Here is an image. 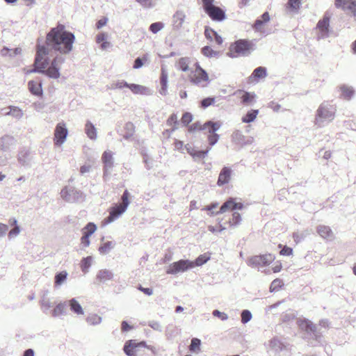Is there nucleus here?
Here are the masks:
<instances>
[{
  "label": "nucleus",
  "instance_id": "f257e3e1",
  "mask_svg": "<svg viewBox=\"0 0 356 356\" xmlns=\"http://www.w3.org/2000/svg\"><path fill=\"white\" fill-rule=\"evenodd\" d=\"M74 40L75 37L72 33L66 31L64 25L58 24L47 33L46 47L66 54L72 51Z\"/></svg>",
  "mask_w": 356,
  "mask_h": 356
},
{
  "label": "nucleus",
  "instance_id": "f03ea898",
  "mask_svg": "<svg viewBox=\"0 0 356 356\" xmlns=\"http://www.w3.org/2000/svg\"><path fill=\"white\" fill-rule=\"evenodd\" d=\"M48 55L49 49L45 46L38 45L37 47L34 71L43 73L50 78L58 79L60 76L59 70L64 59L61 56H56L49 63Z\"/></svg>",
  "mask_w": 356,
  "mask_h": 356
},
{
  "label": "nucleus",
  "instance_id": "7ed1b4c3",
  "mask_svg": "<svg viewBox=\"0 0 356 356\" xmlns=\"http://www.w3.org/2000/svg\"><path fill=\"white\" fill-rule=\"evenodd\" d=\"M337 106L332 102H323L316 110L314 124L317 127H321L325 122H332L335 118Z\"/></svg>",
  "mask_w": 356,
  "mask_h": 356
},
{
  "label": "nucleus",
  "instance_id": "20e7f679",
  "mask_svg": "<svg viewBox=\"0 0 356 356\" xmlns=\"http://www.w3.org/2000/svg\"><path fill=\"white\" fill-rule=\"evenodd\" d=\"M254 49V44L252 41L240 39L231 44L229 48L228 55L232 58L240 56H246Z\"/></svg>",
  "mask_w": 356,
  "mask_h": 356
},
{
  "label": "nucleus",
  "instance_id": "39448f33",
  "mask_svg": "<svg viewBox=\"0 0 356 356\" xmlns=\"http://www.w3.org/2000/svg\"><path fill=\"white\" fill-rule=\"evenodd\" d=\"M130 194L125 190L121 197L122 202L115 204L109 209V216L104 220V224H108L118 218L127 209L129 202Z\"/></svg>",
  "mask_w": 356,
  "mask_h": 356
},
{
  "label": "nucleus",
  "instance_id": "423d86ee",
  "mask_svg": "<svg viewBox=\"0 0 356 356\" xmlns=\"http://www.w3.org/2000/svg\"><path fill=\"white\" fill-rule=\"evenodd\" d=\"M194 66L195 69L188 76L190 82L198 86L207 87L210 82L209 74L201 67L199 63H195Z\"/></svg>",
  "mask_w": 356,
  "mask_h": 356
},
{
  "label": "nucleus",
  "instance_id": "0eeeda50",
  "mask_svg": "<svg viewBox=\"0 0 356 356\" xmlns=\"http://www.w3.org/2000/svg\"><path fill=\"white\" fill-rule=\"evenodd\" d=\"M202 1L205 13L213 21L222 22L225 19V12L213 4L214 0H202Z\"/></svg>",
  "mask_w": 356,
  "mask_h": 356
},
{
  "label": "nucleus",
  "instance_id": "6e6552de",
  "mask_svg": "<svg viewBox=\"0 0 356 356\" xmlns=\"http://www.w3.org/2000/svg\"><path fill=\"white\" fill-rule=\"evenodd\" d=\"M274 259V255L267 253L250 257L248 259L247 264L251 267H265L269 266Z\"/></svg>",
  "mask_w": 356,
  "mask_h": 356
},
{
  "label": "nucleus",
  "instance_id": "1a4fd4ad",
  "mask_svg": "<svg viewBox=\"0 0 356 356\" xmlns=\"http://www.w3.org/2000/svg\"><path fill=\"white\" fill-rule=\"evenodd\" d=\"M191 268H193L192 261L181 259L171 264L168 266L166 273L167 274L175 275Z\"/></svg>",
  "mask_w": 356,
  "mask_h": 356
},
{
  "label": "nucleus",
  "instance_id": "9d476101",
  "mask_svg": "<svg viewBox=\"0 0 356 356\" xmlns=\"http://www.w3.org/2000/svg\"><path fill=\"white\" fill-rule=\"evenodd\" d=\"M330 17L324 15L323 19L317 23L316 30L317 31L318 39L327 38L329 33Z\"/></svg>",
  "mask_w": 356,
  "mask_h": 356
},
{
  "label": "nucleus",
  "instance_id": "9b49d317",
  "mask_svg": "<svg viewBox=\"0 0 356 356\" xmlns=\"http://www.w3.org/2000/svg\"><path fill=\"white\" fill-rule=\"evenodd\" d=\"M67 136V129L65 124L63 122L58 123L54 130V142L56 145H61L65 140Z\"/></svg>",
  "mask_w": 356,
  "mask_h": 356
},
{
  "label": "nucleus",
  "instance_id": "f8f14e48",
  "mask_svg": "<svg viewBox=\"0 0 356 356\" xmlns=\"http://www.w3.org/2000/svg\"><path fill=\"white\" fill-rule=\"evenodd\" d=\"M221 126V123L219 122L208 121L204 123V127H209V133L210 134L208 136V141L210 145L216 144L219 138L218 134L215 132L219 129Z\"/></svg>",
  "mask_w": 356,
  "mask_h": 356
},
{
  "label": "nucleus",
  "instance_id": "ddd939ff",
  "mask_svg": "<svg viewBox=\"0 0 356 356\" xmlns=\"http://www.w3.org/2000/svg\"><path fill=\"white\" fill-rule=\"evenodd\" d=\"M233 170L229 166H224L218 175L217 185L223 186L229 184L232 179Z\"/></svg>",
  "mask_w": 356,
  "mask_h": 356
},
{
  "label": "nucleus",
  "instance_id": "4468645a",
  "mask_svg": "<svg viewBox=\"0 0 356 356\" xmlns=\"http://www.w3.org/2000/svg\"><path fill=\"white\" fill-rule=\"evenodd\" d=\"M244 207L243 204L241 202H236L235 198L230 197L220 207L218 213H222L227 211H234L236 209H243Z\"/></svg>",
  "mask_w": 356,
  "mask_h": 356
},
{
  "label": "nucleus",
  "instance_id": "2eb2a0df",
  "mask_svg": "<svg viewBox=\"0 0 356 356\" xmlns=\"http://www.w3.org/2000/svg\"><path fill=\"white\" fill-rule=\"evenodd\" d=\"M144 341L138 343L135 340H129L124 346V351L128 356H136V350L139 347H145Z\"/></svg>",
  "mask_w": 356,
  "mask_h": 356
},
{
  "label": "nucleus",
  "instance_id": "dca6fc26",
  "mask_svg": "<svg viewBox=\"0 0 356 356\" xmlns=\"http://www.w3.org/2000/svg\"><path fill=\"white\" fill-rule=\"evenodd\" d=\"M335 6L343 9H348L356 16V1L354 0H335Z\"/></svg>",
  "mask_w": 356,
  "mask_h": 356
},
{
  "label": "nucleus",
  "instance_id": "f3484780",
  "mask_svg": "<svg viewBox=\"0 0 356 356\" xmlns=\"http://www.w3.org/2000/svg\"><path fill=\"white\" fill-rule=\"evenodd\" d=\"M270 20V15L268 12H265L259 19H257L254 25L253 29L259 32H264L266 23Z\"/></svg>",
  "mask_w": 356,
  "mask_h": 356
},
{
  "label": "nucleus",
  "instance_id": "a211bd4d",
  "mask_svg": "<svg viewBox=\"0 0 356 356\" xmlns=\"http://www.w3.org/2000/svg\"><path fill=\"white\" fill-rule=\"evenodd\" d=\"M316 232L321 237L326 240H331L334 238V233L331 228L325 225H320L316 227Z\"/></svg>",
  "mask_w": 356,
  "mask_h": 356
},
{
  "label": "nucleus",
  "instance_id": "6ab92c4d",
  "mask_svg": "<svg viewBox=\"0 0 356 356\" xmlns=\"http://www.w3.org/2000/svg\"><path fill=\"white\" fill-rule=\"evenodd\" d=\"M2 115H11L16 118H20L23 115L22 111L17 106H8L1 109Z\"/></svg>",
  "mask_w": 356,
  "mask_h": 356
},
{
  "label": "nucleus",
  "instance_id": "aec40b11",
  "mask_svg": "<svg viewBox=\"0 0 356 356\" xmlns=\"http://www.w3.org/2000/svg\"><path fill=\"white\" fill-rule=\"evenodd\" d=\"M186 19V14L183 10H177L172 16V25L175 29H180Z\"/></svg>",
  "mask_w": 356,
  "mask_h": 356
},
{
  "label": "nucleus",
  "instance_id": "412c9836",
  "mask_svg": "<svg viewBox=\"0 0 356 356\" xmlns=\"http://www.w3.org/2000/svg\"><path fill=\"white\" fill-rule=\"evenodd\" d=\"M339 90L341 92L340 97L346 100L351 99L355 95V90L352 86L343 84L339 87Z\"/></svg>",
  "mask_w": 356,
  "mask_h": 356
},
{
  "label": "nucleus",
  "instance_id": "4be33fe9",
  "mask_svg": "<svg viewBox=\"0 0 356 356\" xmlns=\"http://www.w3.org/2000/svg\"><path fill=\"white\" fill-rule=\"evenodd\" d=\"M28 86L32 94L37 96H40L42 94V83L40 81H30L28 83Z\"/></svg>",
  "mask_w": 356,
  "mask_h": 356
},
{
  "label": "nucleus",
  "instance_id": "5701e85b",
  "mask_svg": "<svg viewBox=\"0 0 356 356\" xmlns=\"http://www.w3.org/2000/svg\"><path fill=\"white\" fill-rule=\"evenodd\" d=\"M298 324L301 330L307 332H313L316 330L315 325L307 319H300L298 321Z\"/></svg>",
  "mask_w": 356,
  "mask_h": 356
},
{
  "label": "nucleus",
  "instance_id": "b1692460",
  "mask_svg": "<svg viewBox=\"0 0 356 356\" xmlns=\"http://www.w3.org/2000/svg\"><path fill=\"white\" fill-rule=\"evenodd\" d=\"M266 76V68L264 67H258L253 71L249 79L257 81L259 79L265 78Z\"/></svg>",
  "mask_w": 356,
  "mask_h": 356
},
{
  "label": "nucleus",
  "instance_id": "393cba45",
  "mask_svg": "<svg viewBox=\"0 0 356 356\" xmlns=\"http://www.w3.org/2000/svg\"><path fill=\"white\" fill-rule=\"evenodd\" d=\"M128 88L134 94L146 95L148 93V89L141 85L138 84H129Z\"/></svg>",
  "mask_w": 356,
  "mask_h": 356
},
{
  "label": "nucleus",
  "instance_id": "a878e982",
  "mask_svg": "<svg viewBox=\"0 0 356 356\" xmlns=\"http://www.w3.org/2000/svg\"><path fill=\"white\" fill-rule=\"evenodd\" d=\"M112 278V273L106 269L101 270L97 275V280L100 282H105L108 280H111Z\"/></svg>",
  "mask_w": 356,
  "mask_h": 356
},
{
  "label": "nucleus",
  "instance_id": "bb28decb",
  "mask_svg": "<svg viewBox=\"0 0 356 356\" xmlns=\"http://www.w3.org/2000/svg\"><path fill=\"white\" fill-rule=\"evenodd\" d=\"M85 131L88 138H90L92 140L96 139L97 131L95 127L91 122H88L86 124Z\"/></svg>",
  "mask_w": 356,
  "mask_h": 356
},
{
  "label": "nucleus",
  "instance_id": "cd10ccee",
  "mask_svg": "<svg viewBox=\"0 0 356 356\" xmlns=\"http://www.w3.org/2000/svg\"><path fill=\"white\" fill-rule=\"evenodd\" d=\"M239 93L241 94L240 98L241 102L243 104H249L252 103L254 99V93H250L245 91H241Z\"/></svg>",
  "mask_w": 356,
  "mask_h": 356
},
{
  "label": "nucleus",
  "instance_id": "c85d7f7f",
  "mask_svg": "<svg viewBox=\"0 0 356 356\" xmlns=\"http://www.w3.org/2000/svg\"><path fill=\"white\" fill-rule=\"evenodd\" d=\"M190 63L191 60L189 58L182 57L178 60L177 65L179 70L183 72H186L189 70Z\"/></svg>",
  "mask_w": 356,
  "mask_h": 356
},
{
  "label": "nucleus",
  "instance_id": "c756f323",
  "mask_svg": "<svg viewBox=\"0 0 356 356\" xmlns=\"http://www.w3.org/2000/svg\"><path fill=\"white\" fill-rule=\"evenodd\" d=\"M258 113V110H251L248 111L247 114L242 118V122L244 123L253 122L256 119Z\"/></svg>",
  "mask_w": 356,
  "mask_h": 356
},
{
  "label": "nucleus",
  "instance_id": "7c9ffc66",
  "mask_svg": "<svg viewBox=\"0 0 356 356\" xmlns=\"http://www.w3.org/2000/svg\"><path fill=\"white\" fill-rule=\"evenodd\" d=\"M97 230V226L93 222H88L81 230L82 234L90 236Z\"/></svg>",
  "mask_w": 356,
  "mask_h": 356
},
{
  "label": "nucleus",
  "instance_id": "2f4dec72",
  "mask_svg": "<svg viewBox=\"0 0 356 356\" xmlns=\"http://www.w3.org/2000/svg\"><path fill=\"white\" fill-rule=\"evenodd\" d=\"M210 259V254L205 253L200 255L195 261H192L193 264V268L195 266H200L205 264L207 261Z\"/></svg>",
  "mask_w": 356,
  "mask_h": 356
},
{
  "label": "nucleus",
  "instance_id": "473e14b6",
  "mask_svg": "<svg viewBox=\"0 0 356 356\" xmlns=\"http://www.w3.org/2000/svg\"><path fill=\"white\" fill-rule=\"evenodd\" d=\"M102 159L106 167H111L113 165V154L111 152H104L102 154Z\"/></svg>",
  "mask_w": 356,
  "mask_h": 356
},
{
  "label": "nucleus",
  "instance_id": "72a5a7b5",
  "mask_svg": "<svg viewBox=\"0 0 356 356\" xmlns=\"http://www.w3.org/2000/svg\"><path fill=\"white\" fill-rule=\"evenodd\" d=\"M300 0H289L286 6L289 10L297 12L300 9Z\"/></svg>",
  "mask_w": 356,
  "mask_h": 356
},
{
  "label": "nucleus",
  "instance_id": "f704fd0d",
  "mask_svg": "<svg viewBox=\"0 0 356 356\" xmlns=\"http://www.w3.org/2000/svg\"><path fill=\"white\" fill-rule=\"evenodd\" d=\"M201 341L199 339L193 338L191 340V345L189 346V350L192 353H197L200 351Z\"/></svg>",
  "mask_w": 356,
  "mask_h": 356
},
{
  "label": "nucleus",
  "instance_id": "c9c22d12",
  "mask_svg": "<svg viewBox=\"0 0 356 356\" xmlns=\"http://www.w3.org/2000/svg\"><path fill=\"white\" fill-rule=\"evenodd\" d=\"M70 305L71 310L77 314H83V309L80 304L74 299H72L70 301Z\"/></svg>",
  "mask_w": 356,
  "mask_h": 356
},
{
  "label": "nucleus",
  "instance_id": "e433bc0d",
  "mask_svg": "<svg viewBox=\"0 0 356 356\" xmlns=\"http://www.w3.org/2000/svg\"><path fill=\"white\" fill-rule=\"evenodd\" d=\"M107 35L104 33H99L96 37V42L99 44H102L101 47L102 49H106L109 46V43L106 41Z\"/></svg>",
  "mask_w": 356,
  "mask_h": 356
},
{
  "label": "nucleus",
  "instance_id": "4c0bfd02",
  "mask_svg": "<svg viewBox=\"0 0 356 356\" xmlns=\"http://www.w3.org/2000/svg\"><path fill=\"white\" fill-rule=\"evenodd\" d=\"M178 117L177 114L172 113L170 115V117L168 118L166 124L168 127H172V131L175 130L177 129V125L178 124Z\"/></svg>",
  "mask_w": 356,
  "mask_h": 356
},
{
  "label": "nucleus",
  "instance_id": "58836bf2",
  "mask_svg": "<svg viewBox=\"0 0 356 356\" xmlns=\"http://www.w3.org/2000/svg\"><path fill=\"white\" fill-rule=\"evenodd\" d=\"M284 285L282 280L277 278L275 279L270 284V291L271 292L279 291Z\"/></svg>",
  "mask_w": 356,
  "mask_h": 356
},
{
  "label": "nucleus",
  "instance_id": "ea45409f",
  "mask_svg": "<svg viewBox=\"0 0 356 356\" xmlns=\"http://www.w3.org/2000/svg\"><path fill=\"white\" fill-rule=\"evenodd\" d=\"M114 244L111 241H107L104 243L99 248V251L101 254H105L110 252V250L113 248Z\"/></svg>",
  "mask_w": 356,
  "mask_h": 356
},
{
  "label": "nucleus",
  "instance_id": "a19ab883",
  "mask_svg": "<svg viewBox=\"0 0 356 356\" xmlns=\"http://www.w3.org/2000/svg\"><path fill=\"white\" fill-rule=\"evenodd\" d=\"M241 221V216L238 212H234L232 216V218L229 220V226H236Z\"/></svg>",
  "mask_w": 356,
  "mask_h": 356
},
{
  "label": "nucleus",
  "instance_id": "79ce46f5",
  "mask_svg": "<svg viewBox=\"0 0 356 356\" xmlns=\"http://www.w3.org/2000/svg\"><path fill=\"white\" fill-rule=\"evenodd\" d=\"M278 248H281L280 254L282 256H291L293 254V249L290 247H288L286 245H283L282 244H279Z\"/></svg>",
  "mask_w": 356,
  "mask_h": 356
},
{
  "label": "nucleus",
  "instance_id": "37998d69",
  "mask_svg": "<svg viewBox=\"0 0 356 356\" xmlns=\"http://www.w3.org/2000/svg\"><path fill=\"white\" fill-rule=\"evenodd\" d=\"M160 82H161L162 90L165 91L166 88H167L168 74L164 69H161Z\"/></svg>",
  "mask_w": 356,
  "mask_h": 356
},
{
  "label": "nucleus",
  "instance_id": "c03bdc74",
  "mask_svg": "<svg viewBox=\"0 0 356 356\" xmlns=\"http://www.w3.org/2000/svg\"><path fill=\"white\" fill-rule=\"evenodd\" d=\"M10 224L11 225H15V227L13 229H12L8 233V236L10 238H12L15 236H17L19 233L20 229H19V227L17 225H16L17 220L15 219L10 220Z\"/></svg>",
  "mask_w": 356,
  "mask_h": 356
},
{
  "label": "nucleus",
  "instance_id": "a18cd8bd",
  "mask_svg": "<svg viewBox=\"0 0 356 356\" xmlns=\"http://www.w3.org/2000/svg\"><path fill=\"white\" fill-rule=\"evenodd\" d=\"M67 273L66 271H62L55 276V284L60 285L67 278Z\"/></svg>",
  "mask_w": 356,
  "mask_h": 356
},
{
  "label": "nucleus",
  "instance_id": "49530a36",
  "mask_svg": "<svg viewBox=\"0 0 356 356\" xmlns=\"http://www.w3.org/2000/svg\"><path fill=\"white\" fill-rule=\"evenodd\" d=\"M207 127H204V124L203 125H202L200 122H196L193 123L192 124L188 126V131L189 132H194L196 131H200V130L204 129Z\"/></svg>",
  "mask_w": 356,
  "mask_h": 356
},
{
  "label": "nucleus",
  "instance_id": "de8ad7c7",
  "mask_svg": "<svg viewBox=\"0 0 356 356\" xmlns=\"http://www.w3.org/2000/svg\"><path fill=\"white\" fill-rule=\"evenodd\" d=\"M216 102V98L215 97H207L203 99L201 102V108H206L211 105H213Z\"/></svg>",
  "mask_w": 356,
  "mask_h": 356
},
{
  "label": "nucleus",
  "instance_id": "09e8293b",
  "mask_svg": "<svg viewBox=\"0 0 356 356\" xmlns=\"http://www.w3.org/2000/svg\"><path fill=\"white\" fill-rule=\"evenodd\" d=\"M192 120H193L192 114L188 112H186L183 114L181 119V122L184 125L188 126L191 122Z\"/></svg>",
  "mask_w": 356,
  "mask_h": 356
},
{
  "label": "nucleus",
  "instance_id": "8fccbe9b",
  "mask_svg": "<svg viewBox=\"0 0 356 356\" xmlns=\"http://www.w3.org/2000/svg\"><path fill=\"white\" fill-rule=\"evenodd\" d=\"M202 54L207 56V57H212L213 56H216L217 54L216 52H215L211 47L209 46H205L201 50Z\"/></svg>",
  "mask_w": 356,
  "mask_h": 356
},
{
  "label": "nucleus",
  "instance_id": "3c124183",
  "mask_svg": "<svg viewBox=\"0 0 356 356\" xmlns=\"http://www.w3.org/2000/svg\"><path fill=\"white\" fill-rule=\"evenodd\" d=\"M163 28V24L161 22L152 23L149 26V31L153 33H156Z\"/></svg>",
  "mask_w": 356,
  "mask_h": 356
},
{
  "label": "nucleus",
  "instance_id": "603ef678",
  "mask_svg": "<svg viewBox=\"0 0 356 356\" xmlns=\"http://www.w3.org/2000/svg\"><path fill=\"white\" fill-rule=\"evenodd\" d=\"M91 264V257H88L86 258H83L81 261V269L82 271L86 273L88 268L90 266Z\"/></svg>",
  "mask_w": 356,
  "mask_h": 356
},
{
  "label": "nucleus",
  "instance_id": "864d4df0",
  "mask_svg": "<svg viewBox=\"0 0 356 356\" xmlns=\"http://www.w3.org/2000/svg\"><path fill=\"white\" fill-rule=\"evenodd\" d=\"M205 37L210 41L213 40V38L216 35V32L209 27H206L204 30Z\"/></svg>",
  "mask_w": 356,
  "mask_h": 356
},
{
  "label": "nucleus",
  "instance_id": "5fc2aeb1",
  "mask_svg": "<svg viewBox=\"0 0 356 356\" xmlns=\"http://www.w3.org/2000/svg\"><path fill=\"white\" fill-rule=\"evenodd\" d=\"M140 6L144 8H149L154 6V0H136Z\"/></svg>",
  "mask_w": 356,
  "mask_h": 356
},
{
  "label": "nucleus",
  "instance_id": "6e6d98bb",
  "mask_svg": "<svg viewBox=\"0 0 356 356\" xmlns=\"http://www.w3.org/2000/svg\"><path fill=\"white\" fill-rule=\"evenodd\" d=\"M252 314L248 310H243L241 313V321L243 323H246L250 321Z\"/></svg>",
  "mask_w": 356,
  "mask_h": 356
},
{
  "label": "nucleus",
  "instance_id": "4d7b16f0",
  "mask_svg": "<svg viewBox=\"0 0 356 356\" xmlns=\"http://www.w3.org/2000/svg\"><path fill=\"white\" fill-rule=\"evenodd\" d=\"M64 310H65V305L60 303L54 309L53 315L54 316L60 315L63 313Z\"/></svg>",
  "mask_w": 356,
  "mask_h": 356
},
{
  "label": "nucleus",
  "instance_id": "13d9d810",
  "mask_svg": "<svg viewBox=\"0 0 356 356\" xmlns=\"http://www.w3.org/2000/svg\"><path fill=\"white\" fill-rule=\"evenodd\" d=\"M282 264L280 261H277L276 262H275L272 267V270L273 273H279L282 270Z\"/></svg>",
  "mask_w": 356,
  "mask_h": 356
},
{
  "label": "nucleus",
  "instance_id": "bf43d9fd",
  "mask_svg": "<svg viewBox=\"0 0 356 356\" xmlns=\"http://www.w3.org/2000/svg\"><path fill=\"white\" fill-rule=\"evenodd\" d=\"M129 83L124 81H118L113 83V88H123L124 87L128 88Z\"/></svg>",
  "mask_w": 356,
  "mask_h": 356
},
{
  "label": "nucleus",
  "instance_id": "052dcab7",
  "mask_svg": "<svg viewBox=\"0 0 356 356\" xmlns=\"http://www.w3.org/2000/svg\"><path fill=\"white\" fill-rule=\"evenodd\" d=\"M81 243L83 247H88L90 245V236L83 234L81 238Z\"/></svg>",
  "mask_w": 356,
  "mask_h": 356
},
{
  "label": "nucleus",
  "instance_id": "680f3d73",
  "mask_svg": "<svg viewBox=\"0 0 356 356\" xmlns=\"http://www.w3.org/2000/svg\"><path fill=\"white\" fill-rule=\"evenodd\" d=\"M209 151V149H207V150H196L195 152V158L197 157V158H204L208 152Z\"/></svg>",
  "mask_w": 356,
  "mask_h": 356
},
{
  "label": "nucleus",
  "instance_id": "e2e57ef3",
  "mask_svg": "<svg viewBox=\"0 0 356 356\" xmlns=\"http://www.w3.org/2000/svg\"><path fill=\"white\" fill-rule=\"evenodd\" d=\"M107 21H108V19L106 17H103V18L100 19L99 20H98V22H97V24H96L97 29H99L102 27H103L104 26H105L107 23Z\"/></svg>",
  "mask_w": 356,
  "mask_h": 356
},
{
  "label": "nucleus",
  "instance_id": "0e129e2a",
  "mask_svg": "<svg viewBox=\"0 0 356 356\" xmlns=\"http://www.w3.org/2000/svg\"><path fill=\"white\" fill-rule=\"evenodd\" d=\"M138 289L147 296H151L153 293V291L149 288H144L142 286H139Z\"/></svg>",
  "mask_w": 356,
  "mask_h": 356
},
{
  "label": "nucleus",
  "instance_id": "69168bd1",
  "mask_svg": "<svg viewBox=\"0 0 356 356\" xmlns=\"http://www.w3.org/2000/svg\"><path fill=\"white\" fill-rule=\"evenodd\" d=\"M131 329V327L127 321H122L121 324V330L122 332H127Z\"/></svg>",
  "mask_w": 356,
  "mask_h": 356
},
{
  "label": "nucleus",
  "instance_id": "338daca9",
  "mask_svg": "<svg viewBox=\"0 0 356 356\" xmlns=\"http://www.w3.org/2000/svg\"><path fill=\"white\" fill-rule=\"evenodd\" d=\"M174 145L176 149L181 150L184 147V143L179 140H175L174 142Z\"/></svg>",
  "mask_w": 356,
  "mask_h": 356
},
{
  "label": "nucleus",
  "instance_id": "774afa93",
  "mask_svg": "<svg viewBox=\"0 0 356 356\" xmlns=\"http://www.w3.org/2000/svg\"><path fill=\"white\" fill-rule=\"evenodd\" d=\"M143 63L142 59H140V58H138L134 61V68H135V69L140 68V67L143 66Z\"/></svg>",
  "mask_w": 356,
  "mask_h": 356
}]
</instances>
